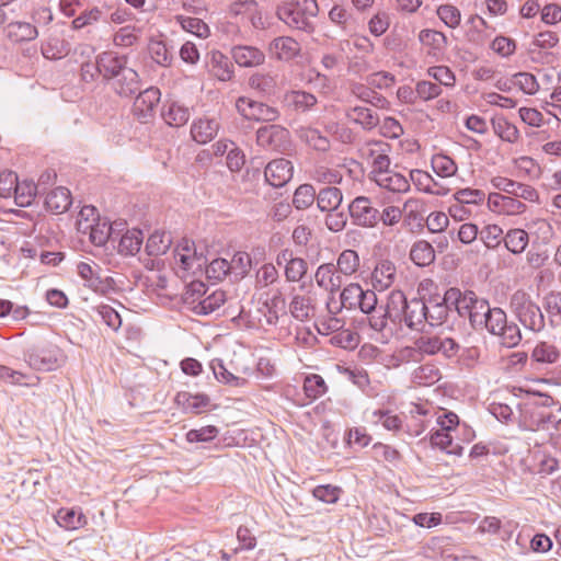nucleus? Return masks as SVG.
<instances>
[{"label": "nucleus", "mask_w": 561, "mask_h": 561, "mask_svg": "<svg viewBox=\"0 0 561 561\" xmlns=\"http://www.w3.org/2000/svg\"><path fill=\"white\" fill-rule=\"evenodd\" d=\"M25 360L35 370L51 371L66 360L62 350L56 345L33 347L25 353Z\"/></svg>", "instance_id": "nucleus-8"}, {"label": "nucleus", "mask_w": 561, "mask_h": 561, "mask_svg": "<svg viewBox=\"0 0 561 561\" xmlns=\"http://www.w3.org/2000/svg\"><path fill=\"white\" fill-rule=\"evenodd\" d=\"M359 266L358 253L355 250L346 249L339 254L335 268L341 275L350 277L359 270Z\"/></svg>", "instance_id": "nucleus-43"}, {"label": "nucleus", "mask_w": 561, "mask_h": 561, "mask_svg": "<svg viewBox=\"0 0 561 561\" xmlns=\"http://www.w3.org/2000/svg\"><path fill=\"white\" fill-rule=\"evenodd\" d=\"M122 225L117 222L111 224L106 219L98 217L94 224L80 220L78 222V231L88 233L90 242L95 247H103L107 242H116L118 232L115 227Z\"/></svg>", "instance_id": "nucleus-11"}, {"label": "nucleus", "mask_w": 561, "mask_h": 561, "mask_svg": "<svg viewBox=\"0 0 561 561\" xmlns=\"http://www.w3.org/2000/svg\"><path fill=\"white\" fill-rule=\"evenodd\" d=\"M433 171L440 178H449L456 174L457 164L444 153L434 154L431 161Z\"/></svg>", "instance_id": "nucleus-57"}, {"label": "nucleus", "mask_w": 561, "mask_h": 561, "mask_svg": "<svg viewBox=\"0 0 561 561\" xmlns=\"http://www.w3.org/2000/svg\"><path fill=\"white\" fill-rule=\"evenodd\" d=\"M236 110L244 119L248 121L275 122L279 117V112L276 107L254 101L247 96H240L237 99Z\"/></svg>", "instance_id": "nucleus-10"}, {"label": "nucleus", "mask_w": 561, "mask_h": 561, "mask_svg": "<svg viewBox=\"0 0 561 561\" xmlns=\"http://www.w3.org/2000/svg\"><path fill=\"white\" fill-rule=\"evenodd\" d=\"M69 51L68 43L58 37H51L42 45V54L46 59L57 60Z\"/></svg>", "instance_id": "nucleus-58"}, {"label": "nucleus", "mask_w": 561, "mask_h": 561, "mask_svg": "<svg viewBox=\"0 0 561 561\" xmlns=\"http://www.w3.org/2000/svg\"><path fill=\"white\" fill-rule=\"evenodd\" d=\"M161 92L156 87L147 88L140 91L133 104L134 115L142 123H147L153 117L157 105L160 102Z\"/></svg>", "instance_id": "nucleus-14"}, {"label": "nucleus", "mask_w": 561, "mask_h": 561, "mask_svg": "<svg viewBox=\"0 0 561 561\" xmlns=\"http://www.w3.org/2000/svg\"><path fill=\"white\" fill-rule=\"evenodd\" d=\"M284 104L295 111L306 112L317 104V98L306 91L293 90L284 95Z\"/></svg>", "instance_id": "nucleus-41"}, {"label": "nucleus", "mask_w": 561, "mask_h": 561, "mask_svg": "<svg viewBox=\"0 0 561 561\" xmlns=\"http://www.w3.org/2000/svg\"><path fill=\"white\" fill-rule=\"evenodd\" d=\"M162 117L168 125L180 127L188 122L190 111L187 107L176 102H172L163 108Z\"/></svg>", "instance_id": "nucleus-49"}, {"label": "nucleus", "mask_w": 561, "mask_h": 561, "mask_svg": "<svg viewBox=\"0 0 561 561\" xmlns=\"http://www.w3.org/2000/svg\"><path fill=\"white\" fill-rule=\"evenodd\" d=\"M529 243L527 231L520 228L510 229L504 236V245L513 254L523 253Z\"/></svg>", "instance_id": "nucleus-44"}, {"label": "nucleus", "mask_w": 561, "mask_h": 561, "mask_svg": "<svg viewBox=\"0 0 561 561\" xmlns=\"http://www.w3.org/2000/svg\"><path fill=\"white\" fill-rule=\"evenodd\" d=\"M114 91L121 96H131L140 89L139 75L133 68H125L112 80Z\"/></svg>", "instance_id": "nucleus-21"}, {"label": "nucleus", "mask_w": 561, "mask_h": 561, "mask_svg": "<svg viewBox=\"0 0 561 561\" xmlns=\"http://www.w3.org/2000/svg\"><path fill=\"white\" fill-rule=\"evenodd\" d=\"M71 205L70 191L64 186H58L46 193L45 206L55 214H62Z\"/></svg>", "instance_id": "nucleus-31"}, {"label": "nucleus", "mask_w": 561, "mask_h": 561, "mask_svg": "<svg viewBox=\"0 0 561 561\" xmlns=\"http://www.w3.org/2000/svg\"><path fill=\"white\" fill-rule=\"evenodd\" d=\"M227 300V295L221 289H216L202 299L195 307L194 310L198 314H209L219 309Z\"/></svg>", "instance_id": "nucleus-53"}, {"label": "nucleus", "mask_w": 561, "mask_h": 561, "mask_svg": "<svg viewBox=\"0 0 561 561\" xmlns=\"http://www.w3.org/2000/svg\"><path fill=\"white\" fill-rule=\"evenodd\" d=\"M431 444L450 455H461L462 447L453 443L450 432L437 430L431 435Z\"/></svg>", "instance_id": "nucleus-56"}, {"label": "nucleus", "mask_w": 561, "mask_h": 561, "mask_svg": "<svg viewBox=\"0 0 561 561\" xmlns=\"http://www.w3.org/2000/svg\"><path fill=\"white\" fill-rule=\"evenodd\" d=\"M411 378L414 385L427 387L438 382L442 379V373L436 364L426 363L416 367Z\"/></svg>", "instance_id": "nucleus-39"}, {"label": "nucleus", "mask_w": 561, "mask_h": 561, "mask_svg": "<svg viewBox=\"0 0 561 561\" xmlns=\"http://www.w3.org/2000/svg\"><path fill=\"white\" fill-rule=\"evenodd\" d=\"M397 277L396 265L388 260L380 261L371 273V285L375 290L383 291L391 287Z\"/></svg>", "instance_id": "nucleus-23"}, {"label": "nucleus", "mask_w": 561, "mask_h": 561, "mask_svg": "<svg viewBox=\"0 0 561 561\" xmlns=\"http://www.w3.org/2000/svg\"><path fill=\"white\" fill-rule=\"evenodd\" d=\"M389 146L382 141H368L360 148V156L370 165L369 179L390 167Z\"/></svg>", "instance_id": "nucleus-12"}, {"label": "nucleus", "mask_w": 561, "mask_h": 561, "mask_svg": "<svg viewBox=\"0 0 561 561\" xmlns=\"http://www.w3.org/2000/svg\"><path fill=\"white\" fill-rule=\"evenodd\" d=\"M415 339L417 350L423 357L442 355L446 359H451L455 358L460 351V345L453 337L445 334L422 333Z\"/></svg>", "instance_id": "nucleus-7"}, {"label": "nucleus", "mask_w": 561, "mask_h": 561, "mask_svg": "<svg viewBox=\"0 0 561 561\" xmlns=\"http://www.w3.org/2000/svg\"><path fill=\"white\" fill-rule=\"evenodd\" d=\"M319 12L317 0H289L277 8V16L289 27L311 32Z\"/></svg>", "instance_id": "nucleus-2"}, {"label": "nucleus", "mask_w": 561, "mask_h": 561, "mask_svg": "<svg viewBox=\"0 0 561 561\" xmlns=\"http://www.w3.org/2000/svg\"><path fill=\"white\" fill-rule=\"evenodd\" d=\"M228 15L241 25L250 24L257 30L265 27L262 12L255 0L233 1L228 8Z\"/></svg>", "instance_id": "nucleus-9"}, {"label": "nucleus", "mask_w": 561, "mask_h": 561, "mask_svg": "<svg viewBox=\"0 0 561 561\" xmlns=\"http://www.w3.org/2000/svg\"><path fill=\"white\" fill-rule=\"evenodd\" d=\"M210 368L214 373L215 378L225 385L232 387H243L247 385V379L236 376L230 373L221 359L215 358L210 362Z\"/></svg>", "instance_id": "nucleus-50"}, {"label": "nucleus", "mask_w": 561, "mask_h": 561, "mask_svg": "<svg viewBox=\"0 0 561 561\" xmlns=\"http://www.w3.org/2000/svg\"><path fill=\"white\" fill-rule=\"evenodd\" d=\"M100 270V266L95 263L80 262L77 265L78 275L84 280V285L94 291L102 287V280L99 275Z\"/></svg>", "instance_id": "nucleus-51"}, {"label": "nucleus", "mask_w": 561, "mask_h": 561, "mask_svg": "<svg viewBox=\"0 0 561 561\" xmlns=\"http://www.w3.org/2000/svg\"><path fill=\"white\" fill-rule=\"evenodd\" d=\"M317 201V192L311 184L299 185L293 196V205L304 210L309 208Z\"/></svg>", "instance_id": "nucleus-55"}, {"label": "nucleus", "mask_w": 561, "mask_h": 561, "mask_svg": "<svg viewBox=\"0 0 561 561\" xmlns=\"http://www.w3.org/2000/svg\"><path fill=\"white\" fill-rule=\"evenodd\" d=\"M428 411L420 404H414L410 410V419L407 423V431L410 436H420L427 427L425 420Z\"/></svg>", "instance_id": "nucleus-46"}, {"label": "nucleus", "mask_w": 561, "mask_h": 561, "mask_svg": "<svg viewBox=\"0 0 561 561\" xmlns=\"http://www.w3.org/2000/svg\"><path fill=\"white\" fill-rule=\"evenodd\" d=\"M233 60L240 67H256L264 62V53L254 46L238 45L231 49Z\"/></svg>", "instance_id": "nucleus-28"}, {"label": "nucleus", "mask_w": 561, "mask_h": 561, "mask_svg": "<svg viewBox=\"0 0 561 561\" xmlns=\"http://www.w3.org/2000/svg\"><path fill=\"white\" fill-rule=\"evenodd\" d=\"M451 307H454V305L447 301V290L442 301L431 299L426 304V318H428L426 322L432 327L440 325L447 320L448 311Z\"/></svg>", "instance_id": "nucleus-36"}, {"label": "nucleus", "mask_w": 561, "mask_h": 561, "mask_svg": "<svg viewBox=\"0 0 561 561\" xmlns=\"http://www.w3.org/2000/svg\"><path fill=\"white\" fill-rule=\"evenodd\" d=\"M503 229L499 225H486L480 231V239L488 249H496L501 242H504Z\"/></svg>", "instance_id": "nucleus-60"}, {"label": "nucleus", "mask_w": 561, "mask_h": 561, "mask_svg": "<svg viewBox=\"0 0 561 561\" xmlns=\"http://www.w3.org/2000/svg\"><path fill=\"white\" fill-rule=\"evenodd\" d=\"M408 301L409 300L401 290H391L389 293L385 308L386 314H388L392 323L401 324V318H404V310Z\"/></svg>", "instance_id": "nucleus-33"}, {"label": "nucleus", "mask_w": 561, "mask_h": 561, "mask_svg": "<svg viewBox=\"0 0 561 561\" xmlns=\"http://www.w3.org/2000/svg\"><path fill=\"white\" fill-rule=\"evenodd\" d=\"M342 201V191L335 186H325L317 193V206L321 211L337 210Z\"/></svg>", "instance_id": "nucleus-38"}, {"label": "nucleus", "mask_w": 561, "mask_h": 561, "mask_svg": "<svg viewBox=\"0 0 561 561\" xmlns=\"http://www.w3.org/2000/svg\"><path fill=\"white\" fill-rule=\"evenodd\" d=\"M453 198L454 201H458L461 204L471 206L478 211H481V208L486 201L485 193L483 191L471 187L456 191L453 195Z\"/></svg>", "instance_id": "nucleus-47"}, {"label": "nucleus", "mask_w": 561, "mask_h": 561, "mask_svg": "<svg viewBox=\"0 0 561 561\" xmlns=\"http://www.w3.org/2000/svg\"><path fill=\"white\" fill-rule=\"evenodd\" d=\"M447 301L454 305L459 317L469 319L473 329H478L482 324V318L490 307L485 299L479 298L473 291L462 293L455 287L447 289Z\"/></svg>", "instance_id": "nucleus-3"}, {"label": "nucleus", "mask_w": 561, "mask_h": 561, "mask_svg": "<svg viewBox=\"0 0 561 561\" xmlns=\"http://www.w3.org/2000/svg\"><path fill=\"white\" fill-rule=\"evenodd\" d=\"M249 85L263 94H271L276 88V80L268 73H254L249 79Z\"/></svg>", "instance_id": "nucleus-62"}, {"label": "nucleus", "mask_w": 561, "mask_h": 561, "mask_svg": "<svg viewBox=\"0 0 561 561\" xmlns=\"http://www.w3.org/2000/svg\"><path fill=\"white\" fill-rule=\"evenodd\" d=\"M410 259L417 266H428L435 261V250L426 240H417L410 250Z\"/></svg>", "instance_id": "nucleus-42"}, {"label": "nucleus", "mask_w": 561, "mask_h": 561, "mask_svg": "<svg viewBox=\"0 0 561 561\" xmlns=\"http://www.w3.org/2000/svg\"><path fill=\"white\" fill-rule=\"evenodd\" d=\"M209 71L216 79L222 82L230 81L234 75L231 61L220 51L211 53Z\"/></svg>", "instance_id": "nucleus-35"}, {"label": "nucleus", "mask_w": 561, "mask_h": 561, "mask_svg": "<svg viewBox=\"0 0 561 561\" xmlns=\"http://www.w3.org/2000/svg\"><path fill=\"white\" fill-rule=\"evenodd\" d=\"M510 308L519 322L534 332L545 328V317L540 307L523 289L514 291L510 298Z\"/></svg>", "instance_id": "nucleus-5"}, {"label": "nucleus", "mask_w": 561, "mask_h": 561, "mask_svg": "<svg viewBox=\"0 0 561 561\" xmlns=\"http://www.w3.org/2000/svg\"><path fill=\"white\" fill-rule=\"evenodd\" d=\"M314 280L317 286L329 295H335L343 284L342 275L332 263L319 265L314 273Z\"/></svg>", "instance_id": "nucleus-19"}, {"label": "nucleus", "mask_w": 561, "mask_h": 561, "mask_svg": "<svg viewBox=\"0 0 561 561\" xmlns=\"http://www.w3.org/2000/svg\"><path fill=\"white\" fill-rule=\"evenodd\" d=\"M121 230H117L119 233ZM117 251L122 255H135L139 252L142 241L144 234L141 230L131 229L126 230V232L122 236L118 234L117 240Z\"/></svg>", "instance_id": "nucleus-34"}, {"label": "nucleus", "mask_w": 561, "mask_h": 561, "mask_svg": "<svg viewBox=\"0 0 561 561\" xmlns=\"http://www.w3.org/2000/svg\"><path fill=\"white\" fill-rule=\"evenodd\" d=\"M486 329L492 335H496L500 343L505 347H515L522 341L518 325L507 321L505 311L501 308H491L482 318V324L478 329Z\"/></svg>", "instance_id": "nucleus-4"}, {"label": "nucleus", "mask_w": 561, "mask_h": 561, "mask_svg": "<svg viewBox=\"0 0 561 561\" xmlns=\"http://www.w3.org/2000/svg\"><path fill=\"white\" fill-rule=\"evenodd\" d=\"M370 180L379 187L392 193H405L410 190L409 179L404 174L391 170L390 167L381 171L379 174H376V176Z\"/></svg>", "instance_id": "nucleus-20"}, {"label": "nucleus", "mask_w": 561, "mask_h": 561, "mask_svg": "<svg viewBox=\"0 0 561 561\" xmlns=\"http://www.w3.org/2000/svg\"><path fill=\"white\" fill-rule=\"evenodd\" d=\"M353 222L365 228H373L379 222V210L373 206L370 198L357 196L348 206Z\"/></svg>", "instance_id": "nucleus-13"}, {"label": "nucleus", "mask_w": 561, "mask_h": 561, "mask_svg": "<svg viewBox=\"0 0 561 561\" xmlns=\"http://www.w3.org/2000/svg\"><path fill=\"white\" fill-rule=\"evenodd\" d=\"M294 167L287 159L280 158L268 162L265 167L264 176L273 187H282L293 178Z\"/></svg>", "instance_id": "nucleus-18"}, {"label": "nucleus", "mask_w": 561, "mask_h": 561, "mask_svg": "<svg viewBox=\"0 0 561 561\" xmlns=\"http://www.w3.org/2000/svg\"><path fill=\"white\" fill-rule=\"evenodd\" d=\"M172 243L171 234L164 231L152 232L145 245L146 252L151 256L164 254Z\"/></svg>", "instance_id": "nucleus-45"}, {"label": "nucleus", "mask_w": 561, "mask_h": 561, "mask_svg": "<svg viewBox=\"0 0 561 561\" xmlns=\"http://www.w3.org/2000/svg\"><path fill=\"white\" fill-rule=\"evenodd\" d=\"M174 20L185 32L194 34L199 38H207L210 35L209 26L198 18L178 14L174 16Z\"/></svg>", "instance_id": "nucleus-52"}, {"label": "nucleus", "mask_w": 561, "mask_h": 561, "mask_svg": "<svg viewBox=\"0 0 561 561\" xmlns=\"http://www.w3.org/2000/svg\"><path fill=\"white\" fill-rule=\"evenodd\" d=\"M304 391L310 400H317L325 394L328 386L320 375L311 374L305 378Z\"/></svg>", "instance_id": "nucleus-59"}, {"label": "nucleus", "mask_w": 561, "mask_h": 561, "mask_svg": "<svg viewBox=\"0 0 561 561\" xmlns=\"http://www.w3.org/2000/svg\"><path fill=\"white\" fill-rule=\"evenodd\" d=\"M289 313L298 321H309L316 314V302L310 295L295 294L291 296Z\"/></svg>", "instance_id": "nucleus-24"}, {"label": "nucleus", "mask_w": 561, "mask_h": 561, "mask_svg": "<svg viewBox=\"0 0 561 561\" xmlns=\"http://www.w3.org/2000/svg\"><path fill=\"white\" fill-rule=\"evenodd\" d=\"M204 270L208 278L221 280L230 273L231 264L226 259L218 257L210 263L207 262Z\"/></svg>", "instance_id": "nucleus-63"}, {"label": "nucleus", "mask_w": 561, "mask_h": 561, "mask_svg": "<svg viewBox=\"0 0 561 561\" xmlns=\"http://www.w3.org/2000/svg\"><path fill=\"white\" fill-rule=\"evenodd\" d=\"M27 194L19 193L22 188L21 183L18 182V176L13 172H3L0 174V196L9 198L14 196L18 205L27 206L33 199V193L36 191L34 185H26Z\"/></svg>", "instance_id": "nucleus-15"}, {"label": "nucleus", "mask_w": 561, "mask_h": 561, "mask_svg": "<svg viewBox=\"0 0 561 561\" xmlns=\"http://www.w3.org/2000/svg\"><path fill=\"white\" fill-rule=\"evenodd\" d=\"M345 115L351 122L360 125L365 130H371L380 123L378 114L366 106H351L346 110Z\"/></svg>", "instance_id": "nucleus-29"}, {"label": "nucleus", "mask_w": 561, "mask_h": 561, "mask_svg": "<svg viewBox=\"0 0 561 561\" xmlns=\"http://www.w3.org/2000/svg\"><path fill=\"white\" fill-rule=\"evenodd\" d=\"M174 260L178 271L182 272L181 277L203 273L207 257L198 252L193 241L183 239L174 250Z\"/></svg>", "instance_id": "nucleus-6"}, {"label": "nucleus", "mask_w": 561, "mask_h": 561, "mask_svg": "<svg viewBox=\"0 0 561 561\" xmlns=\"http://www.w3.org/2000/svg\"><path fill=\"white\" fill-rule=\"evenodd\" d=\"M128 58L125 55H117L113 51L100 54L101 76L104 80L111 81L127 68Z\"/></svg>", "instance_id": "nucleus-22"}, {"label": "nucleus", "mask_w": 561, "mask_h": 561, "mask_svg": "<svg viewBox=\"0 0 561 561\" xmlns=\"http://www.w3.org/2000/svg\"><path fill=\"white\" fill-rule=\"evenodd\" d=\"M55 520L67 530H76L87 524L84 514L80 510L75 508H59L55 515Z\"/></svg>", "instance_id": "nucleus-40"}, {"label": "nucleus", "mask_w": 561, "mask_h": 561, "mask_svg": "<svg viewBox=\"0 0 561 561\" xmlns=\"http://www.w3.org/2000/svg\"><path fill=\"white\" fill-rule=\"evenodd\" d=\"M300 138L311 148L319 151H327L330 148V141L322 136L318 129L306 128L300 131Z\"/></svg>", "instance_id": "nucleus-61"}, {"label": "nucleus", "mask_w": 561, "mask_h": 561, "mask_svg": "<svg viewBox=\"0 0 561 561\" xmlns=\"http://www.w3.org/2000/svg\"><path fill=\"white\" fill-rule=\"evenodd\" d=\"M561 357L559 347L550 342L540 341L531 351L530 359L537 364L552 365Z\"/></svg>", "instance_id": "nucleus-32"}, {"label": "nucleus", "mask_w": 561, "mask_h": 561, "mask_svg": "<svg viewBox=\"0 0 561 561\" xmlns=\"http://www.w3.org/2000/svg\"><path fill=\"white\" fill-rule=\"evenodd\" d=\"M488 209L497 215L515 216L526 210V205L511 195L490 193L486 197Z\"/></svg>", "instance_id": "nucleus-17"}, {"label": "nucleus", "mask_w": 561, "mask_h": 561, "mask_svg": "<svg viewBox=\"0 0 561 561\" xmlns=\"http://www.w3.org/2000/svg\"><path fill=\"white\" fill-rule=\"evenodd\" d=\"M219 123L214 118H199L191 126V135L198 144L209 142L218 133Z\"/></svg>", "instance_id": "nucleus-30"}, {"label": "nucleus", "mask_w": 561, "mask_h": 561, "mask_svg": "<svg viewBox=\"0 0 561 561\" xmlns=\"http://www.w3.org/2000/svg\"><path fill=\"white\" fill-rule=\"evenodd\" d=\"M288 142L289 131L280 125H265L260 127L256 131V144L260 147L282 150L288 145Z\"/></svg>", "instance_id": "nucleus-16"}, {"label": "nucleus", "mask_w": 561, "mask_h": 561, "mask_svg": "<svg viewBox=\"0 0 561 561\" xmlns=\"http://www.w3.org/2000/svg\"><path fill=\"white\" fill-rule=\"evenodd\" d=\"M494 134L503 141L515 144L519 139L517 127L508 122L504 116H494L492 118Z\"/></svg>", "instance_id": "nucleus-48"}, {"label": "nucleus", "mask_w": 561, "mask_h": 561, "mask_svg": "<svg viewBox=\"0 0 561 561\" xmlns=\"http://www.w3.org/2000/svg\"><path fill=\"white\" fill-rule=\"evenodd\" d=\"M7 35L15 43L30 42L38 36V31L32 23L14 21L7 25Z\"/></svg>", "instance_id": "nucleus-37"}, {"label": "nucleus", "mask_w": 561, "mask_h": 561, "mask_svg": "<svg viewBox=\"0 0 561 561\" xmlns=\"http://www.w3.org/2000/svg\"><path fill=\"white\" fill-rule=\"evenodd\" d=\"M554 404V399L543 393L535 394L522 402L518 407L519 427L531 432L548 430V425L552 423L553 413L551 408Z\"/></svg>", "instance_id": "nucleus-1"}, {"label": "nucleus", "mask_w": 561, "mask_h": 561, "mask_svg": "<svg viewBox=\"0 0 561 561\" xmlns=\"http://www.w3.org/2000/svg\"><path fill=\"white\" fill-rule=\"evenodd\" d=\"M543 306L552 324L561 319V293L551 291L547 294Z\"/></svg>", "instance_id": "nucleus-64"}, {"label": "nucleus", "mask_w": 561, "mask_h": 561, "mask_svg": "<svg viewBox=\"0 0 561 561\" xmlns=\"http://www.w3.org/2000/svg\"><path fill=\"white\" fill-rule=\"evenodd\" d=\"M175 402L186 413L201 414L208 409L210 399L204 393L181 391L176 394Z\"/></svg>", "instance_id": "nucleus-26"}, {"label": "nucleus", "mask_w": 561, "mask_h": 561, "mask_svg": "<svg viewBox=\"0 0 561 561\" xmlns=\"http://www.w3.org/2000/svg\"><path fill=\"white\" fill-rule=\"evenodd\" d=\"M426 310V302L422 299L413 298L409 300L401 323H404L409 329L419 330L428 320Z\"/></svg>", "instance_id": "nucleus-25"}, {"label": "nucleus", "mask_w": 561, "mask_h": 561, "mask_svg": "<svg viewBox=\"0 0 561 561\" xmlns=\"http://www.w3.org/2000/svg\"><path fill=\"white\" fill-rule=\"evenodd\" d=\"M270 50L277 59L288 61L299 55L301 47L293 37L279 36L272 41L270 44Z\"/></svg>", "instance_id": "nucleus-27"}, {"label": "nucleus", "mask_w": 561, "mask_h": 561, "mask_svg": "<svg viewBox=\"0 0 561 561\" xmlns=\"http://www.w3.org/2000/svg\"><path fill=\"white\" fill-rule=\"evenodd\" d=\"M148 53L150 58L161 67H170L173 55L167 44L160 39H151L148 44Z\"/></svg>", "instance_id": "nucleus-54"}]
</instances>
